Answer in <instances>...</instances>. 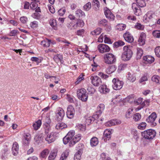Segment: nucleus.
<instances>
[{
  "label": "nucleus",
  "mask_w": 160,
  "mask_h": 160,
  "mask_svg": "<svg viewBox=\"0 0 160 160\" xmlns=\"http://www.w3.org/2000/svg\"><path fill=\"white\" fill-rule=\"evenodd\" d=\"M156 15L152 11L148 12L144 16L143 20L146 22H150L151 24H154L157 22L156 19L155 18Z\"/></svg>",
  "instance_id": "obj_1"
},
{
  "label": "nucleus",
  "mask_w": 160,
  "mask_h": 160,
  "mask_svg": "<svg viewBox=\"0 0 160 160\" xmlns=\"http://www.w3.org/2000/svg\"><path fill=\"white\" fill-rule=\"evenodd\" d=\"M131 47L130 46H126L123 47L124 52L122 54V57L124 61L128 60L132 56L133 53Z\"/></svg>",
  "instance_id": "obj_2"
},
{
  "label": "nucleus",
  "mask_w": 160,
  "mask_h": 160,
  "mask_svg": "<svg viewBox=\"0 0 160 160\" xmlns=\"http://www.w3.org/2000/svg\"><path fill=\"white\" fill-rule=\"evenodd\" d=\"M77 95L78 98L83 102L87 101L88 96L86 89L83 88L79 89L77 91Z\"/></svg>",
  "instance_id": "obj_3"
},
{
  "label": "nucleus",
  "mask_w": 160,
  "mask_h": 160,
  "mask_svg": "<svg viewBox=\"0 0 160 160\" xmlns=\"http://www.w3.org/2000/svg\"><path fill=\"white\" fill-rule=\"evenodd\" d=\"M142 135L146 139H152L156 135V132L152 129H149L142 132Z\"/></svg>",
  "instance_id": "obj_4"
},
{
  "label": "nucleus",
  "mask_w": 160,
  "mask_h": 160,
  "mask_svg": "<svg viewBox=\"0 0 160 160\" xmlns=\"http://www.w3.org/2000/svg\"><path fill=\"white\" fill-rule=\"evenodd\" d=\"M104 62L107 64H112L116 61L115 56L112 53H109L104 55Z\"/></svg>",
  "instance_id": "obj_5"
},
{
  "label": "nucleus",
  "mask_w": 160,
  "mask_h": 160,
  "mask_svg": "<svg viewBox=\"0 0 160 160\" xmlns=\"http://www.w3.org/2000/svg\"><path fill=\"white\" fill-rule=\"evenodd\" d=\"M112 87L116 90H119L122 88L123 85V82L120 80L118 78H114L112 80Z\"/></svg>",
  "instance_id": "obj_6"
},
{
  "label": "nucleus",
  "mask_w": 160,
  "mask_h": 160,
  "mask_svg": "<svg viewBox=\"0 0 160 160\" xmlns=\"http://www.w3.org/2000/svg\"><path fill=\"white\" fill-rule=\"evenodd\" d=\"M156 118V113L153 112L146 119V121L150 123L152 126H155L157 124L155 122Z\"/></svg>",
  "instance_id": "obj_7"
},
{
  "label": "nucleus",
  "mask_w": 160,
  "mask_h": 160,
  "mask_svg": "<svg viewBox=\"0 0 160 160\" xmlns=\"http://www.w3.org/2000/svg\"><path fill=\"white\" fill-rule=\"evenodd\" d=\"M58 133L56 132H52L50 134L47 135L45 138V140L48 143H50L54 142L58 137Z\"/></svg>",
  "instance_id": "obj_8"
},
{
  "label": "nucleus",
  "mask_w": 160,
  "mask_h": 160,
  "mask_svg": "<svg viewBox=\"0 0 160 160\" xmlns=\"http://www.w3.org/2000/svg\"><path fill=\"white\" fill-rule=\"evenodd\" d=\"M90 80L92 84L95 86H98L102 83V81L100 78L96 76H91Z\"/></svg>",
  "instance_id": "obj_9"
},
{
  "label": "nucleus",
  "mask_w": 160,
  "mask_h": 160,
  "mask_svg": "<svg viewBox=\"0 0 160 160\" xmlns=\"http://www.w3.org/2000/svg\"><path fill=\"white\" fill-rule=\"evenodd\" d=\"M98 48L99 52L102 53L109 52L110 50V47L108 45L104 44L98 45Z\"/></svg>",
  "instance_id": "obj_10"
},
{
  "label": "nucleus",
  "mask_w": 160,
  "mask_h": 160,
  "mask_svg": "<svg viewBox=\"0 0 160 160\" xmlns=\"http://www.w3.org/2000/svg\"><path fill=\"white\" fill-rule=\"evenodd\" d=\"M113 131L112 129H106L103 133L102 139L104 141L106 142L107 140H109L111 138V135L112 134V131Z\"/></svg>",
  "instance_id": "obj_11"
},
{
  "label": "nucleus",
  "mask_w": 160,
  "mask_h": 160,
  "mask_svg": "<svg viewBox=\"0 0 160 160\" xmlns=\"http://www.w3.org/2000/svg\"><path fill=\"white\" fill-rule=\"evenodd\" d=\"M104 14L106 17L109 20L113 21L114 20L115 17L111 12L110 10L106 8L104 9Z\"/></svg>",
  "instance_id": "obj_12"
},
{
  "label": "nucleus",
  "mask_w": 160,
  "mask_h": 160,
  "mask_svg": "<svg viewBox=\"0 0 160 160\" xmlns=\"http://www.w3.org/2000/svg\"><path fill=\"white\" fill-rule=\"evenodd\" d=\"M75 114V110L74 108L72 106H69L67 108V117L70 119L73 118Z\"/></svg>",
  "instance_id": "obj_13"
},
{
  "label": "nucleus",
  "mask_w": 160,
  "mask_h": 160,
  "mask_svg": "<svg viewBox=\"0 0 160 160\" xmlns=\"http://www.w3.org/2000/svg\"><path fill=\"white\" fill-rule=\"evenodd\" d=\"M144 62L146 64H151L155 60L154 58L151 55H146L143 58Z\"/></svg>",
  "instance_id": "obj_14"
},
{
  "label": "nucleus",
  "mask_w": 160,
  "mask_h": 160,
  "mask_svg": "<svg viewBox=\"0 0 160 160\" xmlns=\"http://www.w3.org/2000/svg\"><path fill=\"white\" fill-rule=\"evenodd\" d=\"M80 146H82L81 144L78 145V147H77V148L79 149L74 155V160H80L81 158V155L82 153L83 149L82 148H81L80 149L78 148V147H80Z\"/></svg>",
  "instance_id": "obj_15"
},
{
  "label": "nucleus",
  "mask_w": 160,
  "mask_h": 160,
  "mask_svg": "<svg viewBox=\"0 0 160 160\" xmlns=\"http://www.w3.org/2000/svg\"><path fill=\"white\" fill-rule=\"evenodd\" d=\"M123 36L126 42L129 43H131L133 41V37L129 32H126L123 34Z\"/></svg>",
  "instance_id": "obj_16"
},
{
  "label": "nucleus",
  "mask_w": 160,
  "mask_h": 160,
  "mask_svg": "<svg viewBox=\"0 0 160 160\" xmlns=\"http://www.w3.org/2000/svg\"><path fill=\"white\" fill-rule=\"evenodd\" d=\"M121 123V121L120 120L113 119L105 123V125L107 126L111 127L120 124Z\"/></svg>",
  "instance_id": "obj_17"
},
{
  "label": "nucleus",
  "mask_w": 160,
  "mask_h": 160,
  "mask_svg": "<svg viewBox=\"0 0 160 160\" xmlns=\"http://www.w3.org/2000/svg\"><path fill=\"white\" fill-rule=\"evenodd\" d=\"M105 105L101 103L99 104L97 107V111L96 112V118H98L103 112L104 109Z\"/></svg>",
  "instance_id": "obj_18"
},
{
  "label": "nucleus",
  "mask_w": 160,
  "mask_h": 160,
  "mask_svg": "<svg viewBox=\"0 0 160 160\" xmlns=\"http://www.w3.org/2000/svg\"><path fill=\"white\" fill-rule=\"evenodd\" d=\"M81 135L80 134L76 135L73 138L72 140L69 142V146L71 147L79 141L81 139Z\"/></svg>",
  "instance_id": "obj_19"
},
{
  "label": "nucleus",
  "mask_w": 160,
  "mask_h": 160,
  "mask_svg": "<svg viewBox=\"0 0 160 160\" xmlns=\"http://www.w3.org/2000/svg\"><path fill=\"white\" fill-rule=\"evenodd\" d=\"M146 37V34L145 33L142 32L141 33L138 40V42L140 46H142L145 44Z\"/></svg>",
  "instance_id": "obj_20"
},
{
  "label": "nucleus",
  "mask_w": 160,
  "mask_h": 160,
  "mask_svg": "<svg viewBox=\"0 0 160 160\" xmlns=\"http://www.w3.org/2000/svg\"><path fill=\"white\" fill-rule=\"evenodd\" d=\"M19 146L17 142H14L12 145V151L13 154L16 156L18 153Z\"/></svg>",
  "instance_id": "obj_21"
},
{
  "label": "nucleus",
  "mask_w": 160,
  "mask_h": 160,
  "mask_svg": "<svg viewBox=\"0 0 160 160\" xmlns=\"http://www.w3.org/2000/svg\"><path fill=\"white\" fill-rule=\"evenodd\" d=\"M64 115L65 112L64 110L62 108H60L57 114L58 120L59 121L62 120Z\"/></svg>",
  "instance_id": "obj_22"
},
{
  "label": "nucleus",
  "mask_w": 160,
  "mask_h": 160,
  "mask_svg": "<svg viewBox=\"0 0 160 160\" xmlns=\"http://www.w3.org/2000/svg\"><path fill=\"white\" fill-rule=\"evenodd\" d=\"M99 91L101 93L106 94L110 91V89L107 88L106 85H102L99 88Z\"/></svg>",
  "instance_id": "obj_23"
},
{
  "label": "nucleus",
  "mask_w": 160,
  "mask_h": 160,
  "mask_svg": "<svg viewBox=\"0 0 160 160\" xmlns=\"http://www.w3.org/2000/svg\"><path fill=\"white\" fill-rule=\"evenodd\" d=\"M31 136L30 134H25L22 139L23 143L26 145H28L30 140Z\"/></svg>",
  "instance_id": "obj_24"
},
{
  "label": "nucleus",
  "mask_w": 160,
  "mask_h": 160,
  "mask_svg": "<svg viewBox=\"0 0 160 160\" xmlns=\"http://www.w3.org/2000/svg\"><path fill=\"white\" fill-rule=\"evenodd\" d=\"M58 152L57 149L53 150L50 152L48 157V160H54L56 157Z\"/></svg>",
  "instance_id": "obj_25"
},
{
  "label": "nucleus",
  "mask_w": 160,
  "mask_h": 160,
  "mask_svg": "<svg viewBox=\"0 0 160 160\" xmlns=\"http://www.w3.org/2000/svg\"><path fill=\"white\" fill-rule=\"evenodd\" d=\"M117 68L115 65H112L109 66L105 71L106 73L110 74L114 72L116 69Z\"/></svg>",
  "instance_id": "obj_26"
},
{
  "label": "nucleus",
  "mask_w": 160,
  "mask_h": 160,
  "mask_svg": "<svg viewBox=\"0 0 160 160\" xmlns=\"http://www.w3.org/2000/svg\"><path fill=\"white\" fill-rule=\"evenodd\" d=\"M44 138L43 135L41 133L36 135L34 137V140L36 142L39 144L42 142Z\"/></svg>",
  "instance_id": "obj_27"
},
{
  "label": "nucleus",
  "mask_w": 160,
  "mask_h": 160,
  "mask_svg": "<svg viewBox=\"0 0 160 160\" xmlns=\"http://www.w3.org/2000/svg\"><path fill=\"white\" fill-rule=\"evenodd\" d=\"M127 79L131 82H134L136 79V76L134 74H132L130 72H128L127 76Z\"/></svg>",
  "instance_id": "obj_28"
},
{
  "label": "nucleus",
  "mask_w": 160,
  "mask_h": 160,
  "mask_svg": "<svg viewBox=\"0 0 160 160\" xmlns=\"http://www.w3.org/2000/svg\"><path fill=\"white\" fill-rule=\"evenodd\" d=\"M143 54V51L142 49L139 48L137 49L136 58L137 59H140Z\"/></svg>",
  "instance_id": "obj_29"
},
{
  "label": "nucleus",
  "mask_w": 160,
  "mask_h": 160,
  "mask_svg": "<svg viewBox=\"0 0 160 160\" xmlns=\"http://www.w3.org/2000/svg\"><path fill=\"white\" fill-rule=\"evenodd\" d=\"M98 143V139L96 137H92L90 140V145L92 147L96 146Z\"/></svg>",
  "instance_id": "obj_30"
},
{
  "label": "nucleus",
  "mask_w": 160,
  "mask_h": 160,
  "mask_svg": "<svg viewBox=\"0 0 160 160\" xmlns=\"http://www.w3.org/2000/svg\"><path fill=\"white\" fill-rule=\"evenodd\" d=\"M136 2L137 4L141 7H145L146 5V2L148 0H134Z\"/></svg>",
  "instance_id": "obj_31"
},
{
  "label": "nucleus",
  "mask_w": 160,
  "mask_h": 160,
  "mask_svg": "<svg viewBox=\"0 0 160 160\" xmlns=\"http://www.w3.org/2000/svg\"><path fill=\"white\" fill-rule=\"evenodd\" d=\"M51 42L50 40L46 39L41 42V44L44 47L48 48Z\"/></svg>",
  "instance_id": "obj_32"
},
{
  "label": "nucleus",
  "mask_w": 160,
  "mask_h": 160,
  "mask_svg": "<svg viewBox=\"0 0 160 160\" xmlns=\"http://www.w3.org/2000/svg\"><path fill=\"white\" fill-rule=\"evenodd\" d=\"M75 14L76 16L79 18L85 17V16L84 12L80 9H78L76 11Z\"/></svg>",
  "instance_id": "obj_33"
},
{
  "label": "nucleus",
  "mask_w": 160,
  "mask_h": 160,
  "mask_svg": "<svg viewBox=\"0 0 160 160\" xmlns=\"http://www.w3.org/2000/svg\"><path fill=\"white\" fill-rule=\"evenodd\" d=\"M50 26L55 30L57 29L56 21L55 19H50L49 22Z\"/></svg>",
  "instance_id": "obj_34"
},
{
  "label": "nucleus",
  "mask_w": 160,
  "mask_h": 160,
  "mask_svg": "<svg viewBox=\"0 0 160 160\" xmlns=\"http://www.w3.org/2000/svg\"><path fill=\"white\" fill-rule=\"evenodd\" d=\"M49 152V151L48 149H45L41 152L40 157L42 158H46Z\"/></svg>",
  "instance_id": "obj_35"
},
{
  "label": "nucleus",
  "mask_w": 160,
  "mask_h": 160,
  "mask_svg": "<svg viewBox=\"0 0 160 160\" xmlns=\"http://www.w3.org/2000/svg\"><path fill=\"white\" fill-rule=\"evenodd\" d=\"M41 124V121L40 120H39L36 122L35 123L33 124L32 126L34 129L37 130L40 128Z\"/></svg>",
  "instance_id": "obj_36"
},
{
  "label": "nucleus",
  "mask_w": 160,
  "mask_h": 160,
  "mask_svg": "<svg viewBox=\"0 0 160 160\" xmlns=\"http://www.w3.org/2000/svg\"><path fill=\"white\" fill-rule=\"evenodd\" d=\"M125 44V43L121 40H119L115 42L113 44V47L114 48H118L119 46H122Z\"/></svg>",
  "instance_id": "obj_37"
},
{
  "label": "nucleus",
  "mask_w": 160,
  "mask_h": 160,
  "mask_svg": "<svg viewBox=\"0 0 160 160\" xmlns=\"http://www.w3.org/2000/svg\"><path fill=\"white\" fill-rule=\"evenodd\" d=\"M67 127V125L63 122L58 123L56 126V128L57 129H62Z\"/></svg>",
  "instance_id": "obj_38"
},
{
  "label": "nucleus",
  "mask_w": 160,
  "mask_h": 160,
  "mask_svg": "<svg viewBox=\"0 0 160 160\" xmlns=\"http://www.w3.org/2000/svg\"><path fill=\"white\" fill-rule=\"evenodd\" d=\"M69 154V152L65 151L61 154L59 160H66Z\"/></svg>",
  "instance_id": "obj_39"
},
{
  "label": "nucleus",
  "mask_w": 160,
  "mask_h": 160,
  "mask_svg": "<svg viewBox=\"0 0 160 160\" xmlns=\"http://www.w3.org/2000/svg\"><path fill=\"white\" fill-rule=\"evenodd\" d=\"M136 4L135 3H133L132 5V8L134 10V14L137 15L139 16L140 15V9H138L135 7Z\"/></svg>",
  "instance_id": "obj_40"
},
{
  "label": "nucleus",
  "mask_w": 160,
  "mask_h": 160,
  "mask_svg": "<svg viewBox=\"0 0 160 160\" xmlns=\"http://www.w3.org/2000/svg\"><path fill=\"white\" fill-rule=\"evenodd\" d=\"M67 27L70 30L76 29L77 28L76 23L73 22H71L68 23L67 25Z\"/></svg>",
  "instance_id": "obj_41"
},
{
  "label": "nucleus",
  "mask_w": 160,
  "mask_h": 160,
  "mask_svg": "<svg viewBox=\"0 0 160 160\" xmlns=\"http://www.w3.org/2000/svg\"><path fill=\"white\" fill-rule=\"evenodd\" d=\"M151 79L153 82L157 83H160V77L158 75H153Z\"/></svg>",
  "instance_id": "obj_42"
},
{
  "label": "nucleus",
  "mask_w": 160,
  "mask_h": 160,
  "mask_svg": "<svg viewBox=\"0 0 160 160\" xmlns=\"http://www.w3.org/2000/svg\"><path fill=\"white\" fill-rule=\"evenodd\" d=\"M102 29L100 28H98L92 31L91 34L93 35H97L99 34L101 32Z\"/></svg>",
  "instance_id": "obj_43"
},
{
  "label": "nucleus",
  "mask_w": 160,
  "mask_h": 160,
  "mask_svg": "<svg viewBox=\"0 0 160 160\" xmlns=\"http://www.w3.org/2000/svg\"><path fill=\"white\" fill-rule=\"evenodd\" d=\"M53 59L56 62L60 61L61 62L62 61L63 58L61 55L58 54L54 56Z\"/></svg>",
  "instance_id": "obj_44"
},
{
  "label": "nucleus",
  "mask_w": 160,
  "mask_h": 160,
  "mask_svg": "<svg viewBox=\"0 0 160 160\" xmlns=\"http://www.w3.org/2000/svg\"><path fill=\"white\" fill-rule=\"evenodd\" d=\"M131 133L133 135L134 138L137 140L138 139L139 133L135 129H133L132 130Z\"/></svg>",
  "instance_id": "obj_45"
},
{
  "label": "nucleus",
  "mask_w": 160,
  "mask_h": 160,
  "mask_svg": "<svg viewBox=\"0 0 160 160\" xmlns=\"http://www.w3.org/2000/svg\"><path fill=\"white\" fill-rule=\"evenodd\" d=\"M88 92V94L91 95H92L95 92L96 90L93 87H88L87 89Z\"/></svg>",
  "instance_id": "obj_46"
},
{
  "label": "nucleus",
  "mask_w": 160,
  "mask_h": 160,
  "mask_svg": "<svg viewBox=\"0 0 160 160\" xmlns=\"http://www.w3.org/2000/svg\"><path fill=\"white\" fill-rule=\"evenodd\" d=\"M98 24L100 26H106L107 25V21L105 19H102L99 21Z\"/></svg>",
  "instance_id": "obj_47"
},
{
  "label": "nucleus",
  "mask_w": 160,
  "mask_h": 160,
  "mask_svg": "<svg viewBox=\"0 0 160 160\" xmlns=\"http://www.w3.org/2000/svg\"><path fill=\"white\" fill-rule=\"evenodd\" d=\"M44 129L45 133L48 134L51 130V128L50 124H47V125H44Z\"/></svg>",
  "instance_id": "obj_48"
},
{
  "label": "nucleus",
  "mask_w": 160,
  "mask_h": 160,
  "mask_svg": "<svg viewBox=\"0 0 160 160\" xmlns=\"http://www.w3.org/2000/svg\"><path fill=\"white\" fill-rule=\"evenodd\" d=\"M94 118L93 117H89L86 118V123L88 125L90 124L94 120Z\"/></svg>",
  "instance_id": "obj_49"
},
{
  "label": "nucleus",
  "mask_w": 160,
  "mask_h": 160,
  "mask_svg": "<svg viewBox=\"0 0 160 160\" xmlns=\"http://www.w3.org/2000/svg\"><path fill=\"white\" fill-rule=\"evenodd\" d=\"M76 24L77 28L78 27H82L83 26L84 24V23L82 20L79 19L78 20Z\"/></svg>",
  "instance_id": "obj_50"
},
{
  "label": "nucleus",
  "mask_w": 160,
  "mask_h": 160,
  "mask_svg": "<svg viewBox=\"0 0 160 160\" xmlns=\"http://www.w3.org/2000/svg\"><path fill=\"white\" fill-rule=\"evenodd\" d=\"M141 117V116L139 113H137L134 114L133 117V119L136 121H138L139 120Z\"/></svg>",
  "instance_id": "obj_51"
},
{
  "label": "nucleus",
  "mask_w": 160,
  "mask_h": 160,
  "mask_svg": "<svg viewBox=\"0 0 160 160\" xmlns=\"http://www.w3.org/2000/svg\"><path fill=\"white\" fill-rule=\"evenodd\" d=\"M75 135V132L73 130L70 131L68 132L67 135H66L69 138L72 140L73 136Z\"/></svg>",
  "instance_id": "obj_52"
},
{
  "label": "nucleus",
  "mask_w": 160,
  "mask_h": 160,
  "mask_svg": "<svg viewBox=\"0 0 160 160\" xmlns=\"http://www.w3.org/2000/svg\"><path fill=\"white\" fill-rule=\"evenodd\" d=\"M147 125L145 122H142L139 124L138 126V128L139 129L143 130L145 129Z\"/></svg>",
  "instance_id": "obj_53"
},
{
  "label": "nucleus",
  "mask_w": 160,
  "mask_h": 160,
  "mask_svg": "<svg viewBox=\"0 0 160 160\" xmlns=\"http://www.w3.org/2000/svg\"><path fill=\"white\" fill-rule=\"evenodd\" d=\"M117 27L118 29L120 31L123 30H124L126 28V25L122 23L118 24Z\"/></svg>",
  "instance_id": "obj_54"
},
{
  "label": "nucleus",
  "mask_w": 160,
  "mask_h": 160,
  "mask_svg": "<svg viewBox=\"0 0 160 160\" xmlns=\"http://www.w3.org/2000/svg\"><path fill=\"white\" fill-rule=\"evenodd\" d=\"M19 33V32L17 30H13L10 32L8 35L10 36H14L17 35Z\"/></svg>",
  "instance_id": "obj_55"
},
{
  "label": "nucleus",
  "mask_w": 160,
  "mask_h": 160,
  "mask_svg": "<svg viewBox=\"0 0 160 160\" xmlns=\"http://www.w3.org/2000/svg\"><path fill=\"white\" fill-rule=\"evenodd\" d=\"M77 127L78 129L81 131H84L86 129L85 126L84 125L82 124H78L77 125Z\"/></svg>",
  "instance_id": "obj_56"
},
{
  "label": "nucleus",
  "mask_w": 160,
  "mask_h": 160,
  "mask_svg": "<svg viewBox=\"0 0 160 160\" xmlns=\"http://www.w3.org/2000/svg\"><path fill=\"white\" fill-rule=\"evenodd\" d=\"M154 51L156 56L160 58V47L158 46L156 47L154 49Z\"/></svg>",
  "instance_id": "obj_57"
},
{
  "label": "nucleus",
  "mask_w": 160,
  "mask_h": 160,
  "mask_svg": "<svg viewBox=\"0 0 160 160\" xmlns=\"http://www.w3.org/2000/svg\"><path fill=\"white\" fill-rule=\"evenodd\" d=\"M91 3L90 2L87 3L83 7V9L85 11H88L91 8Z\"/></svg>",
  "instance_id": "obj_58"
},
{
  "label": "nucleus",
  "mask_w": 160,
  "mask_h": 160,
  "mask_svg": "<svg viewBox=\"0 0 160 160\" xmlns=\"http://www.w3.org/2000/svg\"><path fill=\"white\" fill-rule=\"evenodd\" d=\"M152 35L154 37L157 38H160V31L155 30L152 32Z\"/></svg>",
  "instance_id": "obj_59"
},
{
  "label": "nucleus",
  "mask_w": 160,
  "mask_h": 160,
  "mask_svg": "<svg viewBox=\"0 0 160 160\" xmlns=\"http://www.w3.org/2000/svg\"><path fill=\"white\" fill-rule=\"evenodd\" d=\"M72 140L69 138L68 137H67V136H66L63 139V142L65 144H66L68 142L69 143Z\"/></svg>",
  "instance_id": "obj_60"
},
{
  "label": "nucleus",
  "mask_w": 160,
  "mask_h": 160,
  "mask_svg": "<svg viewBox=\"0 0 160 160\" xmlns=\"http://www.w3.org/2000/svg\"><path fill=\"white\" fill-rule=\"evenodd\" d=\"M38 26V22L36 21L32 22L30 24V26L32 28H37Z\"/></svg>",
  "instance_id": "obj_61"
},
{
  "label": "nucleus",
  "mask_w": 160,
  "mask_h": 160,
  "mask_svg": "<svg viewBox=\"0 0 160 160\" xmlns=\"http://www.w3.org/2000/svg\"><path fill=\"white\" fill-rule=\"evenodd\" d=\"M132 109H130L128 110L126 114V116L127 118H129L132 116Z\"/></svg>",
  "instance_id": "obj_62"
},
{
  "label": "nucleus",
  "mask_w": 160,
  "mask_h": 160,
  "mask_svg": "<svg viewBox=\"0 0 160 160\" xmlns=\"http://www.w3.org/2000/svg\"><path fill=\"white\" fill-rule=\"evenodd\" d=\"M136 28L139 30H143L144 28V26L140 23H137L135 26Z\"/></svg>",
  "instance_id": "obj_63"
},
{
  "label": "nucleus",
  "mask_w": 160,
  "mask_h": 160,
  "mask_svg": "<svg viewBox=\"0 0 160 160\" xmlns=\"http://www.w3.org/2000/svg\"><path fill=\"white\" fill-rule=\"evenodd\" d=\"M31 60L32 62H35L38 63L41 62V61L40 59H39L38 58L36 57H32Z\"/></svg>",
  "instance_id": "obj_64"
}]
</instances>
